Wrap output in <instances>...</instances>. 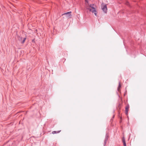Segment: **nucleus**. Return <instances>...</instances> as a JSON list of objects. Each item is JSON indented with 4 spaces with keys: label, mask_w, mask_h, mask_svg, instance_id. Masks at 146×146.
<instances>
[{
    "label": "nucleus",
    "mask_w": 146,
    "mask_h": 146,
    "mask_svg": "<svg viewBox=\"0 0 146 146\" xmlns=\"http://www.w3.org/2000/svg\"><path fill=\"white\" fill-rule=\"evenodd\" d=\"M95 7V5L94 4H90L89 7L86 5V8L87 9L89 10L90 11L94 13L95 15L97 16V13Z\"/></svg>",
    "instance_id": "f257e3e1"
},
{
    "label": "nucleus",
    "mask_w": 146,
    "mask_h": 146,
    "mask_svg": "<svg viewBox=\"0 0 146 146\" xmlns=\"http://www.w3.org/2000/svg\"><path fill=\"white\" fill-rule=\"evenodd\" d=\"M101 8L103 11L105 13H106L107 11V8L106 5L102 4L101 5Z\"/></svg>",
    "instance_id": "f03ea898"
},
{
    "label": "nucleus",
    "mask_w": 146,
    "mask_h": 146,
    "mask_svg": "<svg viewBox=\"0 0 146 146\" xmlns=\"http://www.w3.org/2000/svg\"><path fill=\"white\" fill-rule=\"evenodd\" d=\"M19 40L20 41L22 44H23L24 43L26 38H23L19 36L18 37Z\"/></svg>",
    "instance_id": "7ed1b4c3"
},
{
    "label": "nucleus",
    "mask_w": 146,
    "mask_h": 146,
    "mask_svg": "<svg viewBox=\"0 0 146 146\" xmlns=\"http://www.w3.org/2000/svg\"><path fill=\"white\" fill-rule=\"evenodd\" d=\"M109 137V135L108 134H106L105 136V138L104 141V146H105L106 144L107 141L108 140Z\"/></svg>",
    "instance_id": "20e7f679"
},
{
    "label": "nucleus",
    "mask_w": 146,
    "mask_h": 146,
    "mask_svg": "<svg viewBox=\"0 0 146 146\" xmlns=\"http://www.w3.org/2000/svg\"><path fill=\"white\" fill-rule=\"evenodd\" d=\"M129 107V105L128 104L125 108V113L126 115H128Z\"/></svg>",
    "instance_id": "39448f33"
},
{
    "label": "nucleus",
    "mask_w": 146,
    "mask_h": 146,
    "mask_svg": "<svg viewBox=\"0 0 146 146\" xmlns=\"http://www.w3.org/2000/svg\"><path fill=\"white\" fill-rule=\"evenodd\" d=\"M71 12L70 11L68 12H66L65 13H64L62 14V15H68V17H69V18H70L71 16Z\"/></svg>",
    "instance_id": "423d86ee"
},
{
    "label": "nucleus",
    "mask_w": 146,
    "mask_h": 146,
    "mask_svg": "<svg viewBox=\"0 0 146 146\" xmlns=\"http://www.w3.org/2000/svg\"><path fill=\"white\" fill-rule=\"evenodd\" d=\"M122 141L123 143V144L124 146H126V142L125 141V138L123 137L122 138Z\"/></svg>",
    "instance_id": "0eeeda50"
},
{
    "label": "nucleus",
    "mask_w": 146,
    "mask_h": 146,
    "mask_svg": "<svg viewBox=\"0 0 146 146\" xmlns=\"http://www.w3.org/2000/svg\"><path fill=\"white\" fill-rule=\"evenodd\" d=\"M61 131V130L58 131H54L52 132V133L53 134H55L57 133H58Z\"/></svg>",
    "instance_id": "6e6552de"
},
{
    "label": "nucleus",
    "mask_w": 146,
    "mask_h": 146,
    "mask_svg": "<svg viewBox=\"0 0 146 146\" xmlns=\"http://www.w3.org/2000/svg\"><path fill=\"white\" fill-rule=\"evenodd\" d=\"M121 87V85H120V82H119V87Z\"/></svg>",
    "instance_id": "1a4fd4ad"
},
{
    "label": "nucleus",
    "mask_w": 146,
    "mask_h": 146,
    "mask_svg": "<svg viewBox=\"0 0 146 146\" xmlns=\"http://www.w3.org/2000/svg\"><path fill=\"white\" fill-rule=\"evenodd\" d=\"M85 2L87 3H88V0H85Z\"/></svg>",
    "instance_id": "9d476101"
},
{
    "label": "nucleus",
    "mask_w": 146,
    "mask_h": 146,
    "mask_svg": "<svg viewBox=\"0 0 146 146\" xmlns=\"http://www.w3.org/2000/svg\"><path fill=\"white\" fill-rule=\"evenodd\" d=\"M128 2H127V5H128Z\"/></svg>",
    "instance_id": "9b49d317"
}]
</instances>
